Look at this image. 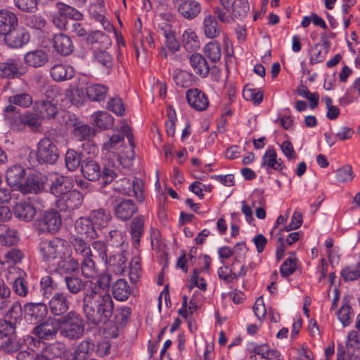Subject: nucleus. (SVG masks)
<instances>
[{"label": "nucleus", "mask_w": 360, "mask_h": 360, "mask_svg": "<svg viewBox=\"0 0 360 360\" xmlns=\"http://www.w3.org/2000/svg\"><path fill=\"white\" fill-rule=\"evenodd\" d=\"M105 49H101L99 51H95L94 58L103 66L106 68H111L112 66V58Z\"/></svg>", "instance_id": "61"}, {"label": "nucleus", "mask_w": 360, "mask_h": 360, "mask_svg": "<svg viewBox=\"0 0 360 360\" xmlns=\"http://www.w3.org/2000/svg\"><path fill=\"white\" fill-rule=\"evenodd\" d=\"M203 30L205 36L210 39H214L220 35L221 26L218 23L215 16L207 15L203 20Z\"/></svg>", "instance_id": "30"}, {"label": "nucleus", "mask_w": 360, "mask_h": 360, "mask_svg": "<svg viewBox=\"0 0 360 360\" xmlns=\"http://www.w3.org/2000/svg\"><path fill=\"white\" fill-rule=\"evenodd\" d=\"M94 349V343L93 342L92 340L86 338L77 345L75 351L87 359Z\"/></svg>", "instance_id": "62"}, {"label": "nucleus", "mask_w": 360, "mask_h": 360, "mask_svg": "<svg viewBox=\"0 0 360 360\" xmlns=\"http://www.w3.org/2000/svg\"><path fill=\"white\" fill-rule=\"evenodd\" d=\"M15 276L13 278V292L20 297H26L31 292L27 281V274L19 268H13Z\"/></svg>", "instance_id": "12"}, {"label": "nucleus", "mask_w": 360, "mask_h": 360, "mask_svg": "<svg viewBox=\"0 0 360 360\" xmlns=\"http://www.w3.org/2000/svg\"><path fill=\"white\" fill-rule=\"evenodd\" d=\"M167 120L165 122L166 132L168 136H174L177 117L175 110L170 105L167 108Z\"/></svg>", "instance_id": "56"}, {"label": "nucleus", "mask_w": 360, "mask_h": 360, "mask_svg": "<svg viewBox=\"0 0 360 360\" xmlns=\"http://www.w3.org/2000/svg\"><path fill=\"white\" fill-rule=\"evenodd\" d=\"M4 117L11 129L15 131H23L25 130L22 115L18 110L16 107L9 105L4 108Z\"/></svg>", "instance_id": "15"}, {"label": "nucleus", "mask_w": 360, "mask_h": 360, "mask_svg": "<svg viewBox=\"0 0 360 360\" xmlns=\"http://www.w3.org/2000/svg\"><path fill=\"white\" fill-rule=\"evenodd\" d=\"M56 7L58 13L66 18H69L72 20H80L83 18V15L76 8L62 2L56 3Z\"/></svg>", "instance_id": "48"}, {"label": "nucleus", "mask_w": 360, "mask_h": 360, "mask_svg": "<svg viewBox=\"0 0 360 360\" xmlns=\"http://www.w3.org/2000/svg\"><path fill=\"white\" fill-rule=\"evenodd\" d=\"M200 4L196 0H181V16L193 20L200 13Z\"/></svg>", "instance_id": "33"}, {"label": "nucleus", "mask_w": 360, "mask_h": 360, "mask_svg": "<svg viewBox=\"0 0 360 360\" xmlns=\"http://www.w3.org/2000/svg\"><path fill=\"white\" fill-rule=\"evenodd\" d=\"M89 217L98 229L106 227L112 218L110 212L103 208L91 211Z\"/></svg>", "instance_id": "34"}, {"label": "nucleus", "mask_w": 360, "mask_h": 360, "mask_svg": "<svg viewBox=\"0 0 360 360\" xmlns=\"http://www.w3.org/2000/svg\"><path fill=\"white\" fill-rule=\"evenodd\" d=\"M19 75V65L15 59H8L5 63H0V77L15 78Z\"/></svg>", "instance_id": "40"}, {"label": "nucleus", "mask_w": 360, "mask_h": 360, "mask_svg": "<svg viewBox=\"0 0 360 360\" xmlns=\"http://www.w3.org/2000/svg\"><path fill=\"white\" fill-rule=\"evenodd\" d=\"M18 25V18L15 13L8 10H0V39Z\"/></svg>", "instance_id": "17"}, {"label": "nucleus", "mask_w": 360, "mask_h": 360, "mask_svg": "<svg viewBox=\"0 0 360 360\" xmlns=\"http://www.w3.org/2000/svg\"><path fill=\"white\" fill-rule=\"evenodd\" d=\"M86 41L89 44H97L98 48L108 49L111 44V40L108 34L99 30L92 31L86 38Z\"/></svg>", "instance_id": "35"}, {"label": "nucleus", "mask_w": 360, "mask_h": 360, "mask_svg": "<svg viewBox=\"0 0 360 360\" xmlns=\"http://www.w3.org/2000/svg\"><path fill=\"white\" fill-rule=\"evenodd\" d=\"M33 110L39 113L40 118L54 119L58 112L59 108L55 101L41 100L34 103Z\"/></svg>", "instance_id": "16"}, {"label": "nucleus", "mask_w": 360, "mask_h": 360, "mask_svg": "<svg viewBox=\"0 0 360 360\" xmlns=\"http://www.w3.org/2000/svg\"><path fill=\"white\" fill-rule=\"evenodd\" d=\"M63 282L68 292L78 295L83 292L82 309L89 323L99 326L107 323L113 314L111 295L100 290L92 281H84L75 275H66Z\"/></svg>", "instance_id": "1"}, {"label": "nucleus", "mask_w": 360, "mask_h": 360, "mask_svg": "<svg viewBox=\"0 0 360 360\" xmlns=\"http://www.w3.org/2000/svg\"><path fill=\"white\" fill-rule=\"evenodd\" d=\"M76 232L80 235H84L90 239H95L98 237V233L95 226L90 217H79L75 224Z\"/></svg>", "instance_id": "21"}, {"label": "nucleus", "mask_w": 360, "mask_h": 360, "mask_svg": "<svg viewBox=\"0 0 360 360\" xmlns=\"http://www.w3.org/2000/svg\"><path fill=\"white\" fill-rule=\"evenodd\" d=\"M61 326L60 334L62 337L75 340L82 336L84 330V323L82 317L75 312L70 311L58 320Z\"/></svg>", "instance_id": "3"}, {"label": "nucleus", "mask_w": 360, "mask_h": 360, "mask_svg": "<svg viewBox=\"0 0 360 360\" xmlns=\"http://www.w3.org/2000/svg\"><path fill=\"white\" fill-rule=\"evenodd\" d=\"M83 202V195L74 189L69 191L56 201L57 207L60 211L71 212L80 207Z\"/></svg>", "instance_id": "9"}, {"label": "nucleus", "mask_w": 360, "mask_h": 360, "mask_svg": "<svg viewBox=\"0 0 360 360\" xmlns=\"http://www.w3.org/2000/svg\"><path fill=\"white\" fill-rule=\"evenodd\" d=\"M144 224L145 218L142 215L136 217L130 222L129 233L135 248L140 245L141 238L144 233Z\"/></svg>", "instance_id": "25"}, {"label": "nucleus", "mask_w": 360, "mask_h": 360, "mask_svg": "<svg viewBox=\"0 0 360 360\" xmlns=\"http://www.w3.org/2000/svg\"><path fill=\"white\" fill-rule=\"evenodd\" d=\"M122 156L120 154L109 152L107 155L106 164L103 170V176L111 178H115L117 173L111 167L117 168L120 165H123Z\"/></svg>", "instance_id": "32"}, {"label": "nucleus", "mask_w": 360, "mask_h": 360, "mask_svg": "<svg viewBox=\"0 0 360 360\" xmlns=\"http://www.w3.org/2000/svg\"><path fill=\"white\" fill-rule=\"evenodd\" d=\"M18 188L23 194L38 193L44 189V184L40 176L30 175L27 178L25 183L18 186Z\"/></svg>", "instance_id": "22"}, {"label": "nucleus", "mask_w": 360, "mask_h": 360, "mask_svg": "<svg viewBox=\"0 0 360 360\" xmlns=\"http://www.w3.org/2000/svg\"><path fill=\"white\" fill-rule=\"evenodd\" d=\"M67 179L63 176H57L51 181L50 192L58 199L68 192Z\"/></svg>", "instance_id": "41"}, {"label": "nucleus", "mask_w": 360, "mask_h": 360, "mask_svg": "<svg viewBox=\"0 0 360 360\" xmlns=\"http://www.w3.org/2000/svg\"><path fill=\"white\" fill-rule=\"evenodd\" d=\"M351 296L345 295L342 300V305L336 311L338 320L341 322L343 327H347L352 322L353 309L350 306Z\"/></svg>", "instance_id": "24"}, {"label": "nucleus", "mask_w": 360, "mask_h": 360, "mask_svg": "<svg viewBox=\"0 0 360 360\" xmlns=\"http://www.w3.org/2000/svg\"><path fill=\"white\" fill-rule=\"evenodd\" d=\"M39 252L43 260L46 262L68 259L71 256L69 244L59 237L41 240L39 245Z\"/></svg>", "instance_id": "2"}, {"label": "nucleus", "mask_w": 360, "mask_h": 360, "mask_svg": "<svg viewBox=\"0 0 360 360\" xmlns=\"http://www.w3.org/2000/svg\"><path fill=\"white\" fill-rule=\"evenodd\" d=\"M92 257L93 256L84 257L79 263L82 274L86 278H94L98 274V269Z\"/></svg>", "instance_id": "45"}, {"label": "nucleus", "mask_w": 360, "mask_h": 360, "mask_svg": "<svg viewBox=\"0 0 360 360\" xmlns=\"http://www.w3.org/2000/svg\"><path fill=\"white\" fill-rule=\"evenodd\" d=\"M53 43L55 51L61 56H68L74 50L72 39L65 34H55L53 38Z\"/></svg>", "instance_id": "19"}, {"label": "nucleus", "mask_w": 360, "mask_h": 360, "mask_svg": "<svg viewBox=\"0 0 360 360\" xmlns=\"http://www.w3.org/2000/svg\"><path fill=\"white\" fill-rule=\"evenodd\" d=\"M81 172L83 176L89 181L98 180L101 176L99 164L91 158H86L82 161Z\"/></svg>", "instance_id": "20"}, {"label": "nucleus", "mask_w": 360, "mask_h": 360, "mask_svg": "<svg viewBox=\"0 0 360 360\" xmlns=\"http://www.w3.org/2000/svg\"><path fill=\"white\" fill-rule=\"evenodd\" d=\"M107 108L118 116H123L125 108L122 100L120 97H112L108 102Z\"/></svg>", "instance_id": "57"}, {"label": "nucleus", "mask_w": 360, "mask_h": 360, "mask_svg": "<svg viewBox=\"0 0 360 360\" xmlns=\"http://www.w3.org/2000/svg\"><path fill=\"white\" fill-rule=\"evenodd\" d=\"M122 134L124 136H126L127 139H128L129 143L131 146V148L127 152L121 151L119 154H120L122 158H126L128 159H133L134 158V148L135 147V143L134 141V136L131 133V129L127 126H124L122 127Z\"/></svg>", "instance_id": "55"}, {"label": "nucleus", "mask_w": 360, "mask_h": 360, "mask_svg": "<svg viewBox=\"0 0 360 360\" xmlns=\"http://www.w3.org/2000/svg\"><path fill=\"white\" fill-rule=\"evenodd\" d=\"M108 94V87L101 84H89L86 87L87 98L94 102L104 101Z\"/></svg>", "instance_id": "31"}, {"label": "nucleus", "mask_w": 360, "mask_h": 360, "mask_svg": "<svg viewBox=\"0 0 360 360\" xmlns=\"http://www.w3.org/2000/svg\"><path fill=\"white\" fill-rule=\"evenodd\" d=\"M68 295L64 292H55L49 302L51 313L54 316H62L70 307Z\"/></svg>", "instance_id": "14"}, {"label": "nucleus", "mask_w": 360, "mask_h": 360, "mask_svg": "<svg viewBox=\"0 0 360 360\" xmlns=\"http://www.w3.org/2000/svg\"><path fill=\"white\" fill-rule=\"evenodd\" d=\"M22 345L20 340L17 338V335H13L9 337L0 338V351L5 353L11 354L20 351Z\"/></svg>", "instance_id": "39"}, {"label": "nucleus", "mask_w": 360, "mask_h": 360, "mask_svg": "<svg viewBox=\"0 0 360 360\" xmlns=\"http://www.w3.org/2000/svg\"><path fill=\"white\" fill-rule=\"evenodd\" d=\"M25 176V169L20 165H14L7 169L6 180L8 186L19 185Z\"/></svg>", "instance_id": "36"}, {"label": "nucleus", "mask_w": 360, "mask_h": 360, "mask_svg": "<svg viewBox=\"0 0 360 360\" xmlns=\"http://www.w3.org/2000/svg\"><path fill=\"white\" fill-rule=\"evenodd\" d=\"M111 291L114 298L118 301L127 300L131 293V289L124 279L120 278L112 284Z\"/></svg>", "instance_id": "27"}, {"label": "nucleus", "mask_w": 360, "mask_h": 360, "mask_svg": "<svg viewBox=\"0 0 360 360\" xmlns=\"http://www.w3.org/2000/svg\"><path fill=\"white\" fill-rule=\"evenodd\" d=\"M203 52L205 57L211 62L216 63L221 57V44L217 41H210L205 45Z\"/></svg>", "instance_id": "46"}, {"label": "nucleus", "mask_w": 360, "mask_h": 360, "mask_svg": "<svg viewBox=\"0 0 360 360\" xmlns=\"http://www.w3.org/2000/svg\"><path fill=\"white\" fill-rule=\"evenodd\" d=\"M65 163L69 171H75L79 166L82 167L81 153L72 148L68 149L65 155Z\"/></svg>", "instance_id": "43"}, {"label": "nucleus", "mask_w": 360, "mask_h": 360, "mask_svg": "<svg viewBox=\"0 0 360 360\" xmlns=\"http://www.w3.org/2000/svg\"><path fill=\"white\" fill-rule=\"evenodd\" d=\"M65 347L60 343L50 344L46 346L40 352L44 354L48 360H53L60 357L65 352Z\"/></svg>", "instance_id": "50"}, {"label": "nucleus", "mask_w": 360, "mask_h": 360, "mask_svg": "<svg viewBox=\"0 0 360 360\" xmlns=\"http://www.w3.org/2000/svg\"><path fill=\"white\" fill-rule=\"evenodd\" d=\"M23 313L27 321L37 324L46 316L48 309L43 302H27L23 305Z\"/></svg>", "instance_id": "8"}, {"label": "nucleus", "mask_w": 360, "mask_h": 360, "mask_svg": "<svg viewBox=\"0 0 360 360\" xmlns=\"http://www.w3.org/2000/svg\"><path fill=\"white\" fill-rule=\"evenodd\" d=\"M281 159H277V154L274 149H269L266 151L262 157V167H267L274 170L280 171L283 169Z\"/></svg>", "instance_id": "44"}, {"label": "nucleus", "mask_w": 360, "mask_h": 360, "mask_svg": "<svg viewBox=\"0 0 360 360\" xmlns=\"http://www.w3.org/2000/svg\"><path fill=\"white\" fill-rule=\"evenodd\" d=\"M186 98L188 105L198 111H204L209 106L207 96L198 89H188L186 93Z\"/></svg>", "instance_id": "13"}, {"label": "nucleus", "mask_w": 360, "mask_h": 360, "mask_svg": "<svg viewBox=\"0 0 360 360\" xmlns=\"http://www.w3.org/2000/svg\"><path fill=\"white\" fill-rule=\"evenodd\" d=\"M113 190L126 195H134L140 202L145 200L143 183L137 177H134L132 181L126 177L116 181L113 184Z\"/></svg>", "instance_id": "4"}, {"label": "nucleus", "mask_w": 360, "mask_h": 360, "mask_svg": "<svg viewBox=\"0 0 360 360\" xmlns=\"http://www.w3.org/2000/svg\"><path fill=\"white\" fill-rule=\"evenodd\" d=\"M58 268L64 274L73 275L79 269V262L77 259L70 258L62 259L58 261Z\"/></svg>", "instance_id": "49"}, {"label": "nucleus", "mask_w": 360, "mask_h": 360, "mask_svg": "<svg viewBox=\"0 0 360 360\" xmlns=\"http://www.w3.org/2000/svg\"><path fill=\"white\" fill-rule=\"evenodd\" d=\"M92 124L101 129H108L112 127L113 117L105 111H98L91 115Z\"/></svg>", "instance_id": "38"}, {"label": "nucleus", "mask_w": 360, "mask_h": 360, "mask_svg": "<svg viewBox=\"0 0 360 360\" xmlns=\"http://www.w3.org/2000/svg\"><path fill=\"white\" fill-rule=\"evenodd\" d=\"M127 258L124 252H117L116 254L110 255L107 258L105 263L108 265L110 269L116 274H122L127 269Z\"/></svg>", "instance_id": "26"}, {"label": "nucleus", "mask_w": 360, "mask_h": 360, "mask_svg": "<svg viewBox=\"0 0 360 360\" xmlns=\"http://www.w3.org/2000/svg\"><path fill=\"white\" fill-rule=\"evenodd\" d=\"M62 225L61 217L59 213L54 210L45 212L36 221V226L41 233H57Z\"/></svg>", "instance_id": "6"}, {"label": "nucleus", "mask_w": 360, "mask_h": 360, "mask_svg": "<svg viewBox=\"0 0 360 360\" xmlns=\"http://www.w3.org/2000/svg\"><path fill=\"white\" fill-rule=\"evenodd\" d=\"M32 101V97L31 95L26 93L18 94L9 97V102L11 104H15L23 108H28L30 106Z\"/></svg>", "instance_id": "58"}, {"label": "nucleus", "mask_w": 360, "mask_h": 360, "mask_svg": "<svg viewBox=\"0 0 360 360\" xmlns=\"http://www.w3.org/2000/svg\"><path fill=\"white\" fill-rule=\"evenodd\" d=\"M336 179L340 183L351 182L354 177L352 167L349 165H345L338 169L335 172Z\"/></svg>", "instance_id": "53"}, {"label": "nucleus", "mask_w": 360, "mask_h": 360, "mask_svg": "<svg viewBox=\"0 0 360 360\" xmlns=\"http://www.w3.org/2000/svg\"><path fill=\"white\" fill-rule=\"evenodd\" d=\"M36 157L39 163L54 165L60 157V151L51 139L44 137L37 144Z\"/></svg>", "instance_id": "5"}, {"label": "nucleus", "mask_w": 360, "mask_h": 360, "mask_svg": "<svg viewBox=\"0 0 360 360\" xmlns=\"http://www.w3.org/2000/svg\"><path fill=\"white\" fill-rule=\"evenodd\" d=\"M243 96L245 100L252 101L255 105H259L263 101L262 91L249 88L248 86L243 89Z\"/></svg>", "instance_id": "60"}, {"label": "nucleus", "mask_w": 360, "mask_h": 360, "mask_svg": "<svg viewBox=\"0 0 360 360\" xmlns=\"http://www.w3.org/2000/svg\"><path fill=\"white\" fill-rule=\"evenodd\" d=\"M259 352L262 357L266 354V360H283L280 352L275 349H271L268 345H262Z\"/></svg>", "instance_id": "64"}, {"label": "nucleus", "mask_w": 360, "mask_h": 360, "mask_svg": "<svg viewBox=\"0 0 360 360\" xmlns=\"http://www.w3.org/2000/svg\"><path fill=\"white\" fill-rule=\"evenodd\" d=\"M79 20L70 21L66 31H68L79 37H87V30L83 23L78 22Z\"/></svg>", "instance_id": "63"}, {"label": "nucleus", "mask_w": 360, "mask_h": 360, "mask_svg": "<svg viewBox=\"0 0 360 360\" xmlns=\"http://www.w3.org/2000/svg\"><path fill=\"white\" fill-rule=\"evenodd\" d=\"M190 64L196 74L202 77H206L210 72V68L206 59L199 53H193L189 57Z\"/></svg>", "instance_id": "29"}, {"label": "nucleus", "mask_w": 360, "mask_h": 360, "mask_svg": "<svg viewBox=\"0 0 360 360\" xmlns=\"http://www.w3.org/2000/svg\"><path fill=\"white\" fill-rule=\"evenodd\" d=\"M59 331V323L53 319H48L37 325L32 330V334L43 340H51L56 338Z\"/></svg>", "instance_id": "10"}, {"label": "nucleus", "mask_w": 360, "mask_h": 360, "mask_svg": "<svg viewBox=\"0 0 360 360\" xmlns=\"http://www.w3.org/2000/svg\"><path fill=\"white\" fill-rule=\"evenodd\" d=\"M48 60L49 56L46 51L41 49L28 51L24 56L25 63L34 68L44 66Z\"/></svg>", "instance_id": "18"}, {"label": "nucleus", "mask_w": 360, "mask_h": 360, "mask_svg": "<svg viewBox=\"0 0 360 360\" xmlns=\"http://www.w3.org/2000/svg\"><path fill=\"white\" fill-rule=\"evenodd\" d=\"M230 10L233 18L243 19L250 11L249 3L247 0H233Z\"/></svg>", "instance_id": "47"}, {"label": "nucleus", "mask_w": 360, "mask_h": 360, "mask_svg": "<svg viewBox=\"0 0 360 360\" xmlns=\"http://www.w3.org/2000/svg\"><path fill=\"white\" fill-rule=\"evenodd\" d=\"M297 257L295 252H291L290 255L285 259L280 267V273L284 278L292 275L297 268Z\"/></svg>", "instance_id": "52"}, {"label": "nucleus", "mask_w": 360, "mask_h": 360, "mask_svg": "<svg viewBox=\"0 0 360 360\" xmlns=\"http://www.w3.org/2000/svg\"><path fill=\"white\" fill-rule=\"evenodd\" d=\"M13 210L15 217L25 221H30L36 215V209L34 205L25 201L17 203Z\"/></svg>", "instance_id": "23"}, {"label": "nucleus", "mask_w": 360, "mask_h": 360, "mask_svg": "<svg viewBox=\"0 0 360 360\" xmlns=\"http://www.w3.org/2000/svg\"><path fill=\"white\" fill-rule=\"evenodd\" d=\"M40 287L43 296L49 297L57 288V283L54 282L51 276H45L41 278Z\"/></svg>", "instance_id": "54"}, {"label": "nucleus", "mask_w": 360, "mask_h": 360, "mask_svg": "<svg viewBox=\"0 0 360 360\" xmlns=\"http://www.w3.org/2000/svg\"><path fill=\"white\" fill-rule=\"evenodd\" d=\"M30 41V34L22 27L18 26L13 28L3 38L0 39V43H5L12 49H20Z\"/></svg>", "instance_id": "7"}, {"label": "nucleus", "mask_w": 360, "mask_h": 360, "mask_svg": "<svg viewBox=\"0 0 360 360\" xmlns=\"http://www.w3.org/2000/svg\"><path fill=\"white\" fill-rule=\"evenodd\" d=\"M22 115L25 128L28 127L31 130L35 131L41 127V118L35 110L34 112L27 111Z\"/></svg>", "instance_id": "51"}, {"label": "nucleus", "mask_w": 360, "mask_h": 360, "mask_svg": "<svg viewBox=\"0 0 360 360\" xmlns=\"http://www.w3.org/2000/svg\"><path fill=\"white\" fill-rule=\"evenodd\" d=\"M321 46H323L324 51L321 49H320V45L316 44L312 49V56L311 58V61L314 63H320L322 62L326 56V53L329 49V42L326 40L323 41V43L321 44Z\"/></svg>", "instance_id": "59"}, {"label": "nucleus", "mask_w": 360, "mask_h": 360, "mask_svg": "<svg viewBox=\"0 0 360 360\" xmlns=\"http://www.w3.org/2000/svg\"><path fill=\"white\" fill-rule=\"evenodd\" d=\"M181 43L188 52H193L200 48V41L196 34L191 30H186L182 35Z\"/></svg>", "instance_id": "42"}, {"label": "nucleus", "mask_w": 360, "mask_h": 360, "mask_svg": "<svg viewBox=\"0 0 360 360\" xmlns=\"http://www.w3.org/2000/svg\"><path fill=\"white\" fill-rule=\"evenodd\" d=\"M50 75L56 82H63L72 79L75 75L72 67L63 64H56L50 70Z\"/></svg>", "instance_id": "28"}, {"label": "nucleus", "mask_w": 360, "mask_h": 360, "mask_svg": "<svg viewBox=\"0 0 360 360\" xmlns=\"http://www.w3.org/2000/svg\"><path fill=\"white\" fill-rule=\"evenodd\" d=\"M70 242L76 255L83 258L93 256L90 245L81 237L73 236L70 238Z\"/></svg>", "instance_id": "37"}, {"label": "nucleus", "mask_w": 360, "mask_h": 360, "mask_svg": "<svg viewBox=\"0 0 360 360\" xmlns=\"http://www.w3.org/2000/svg\"><path fill=\"white\" fill-rule=\"evenodd\" d=\"M138 207L130 199L119 198L113 205L115 216L122 221H127L138 212Z\"/></svg>", "instance_id": "11"}]
</instances>
